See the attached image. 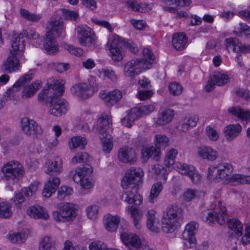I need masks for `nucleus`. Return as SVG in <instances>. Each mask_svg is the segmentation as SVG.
Listing matches in <instances>:
<instances>
[{
  "instance_id": "33",
  "label": "nucleus",
  "mask_w": 250,
  "mask_h": 250,
  "mask_svg": "<svg viewBox=\"0 0 250 250\" xmlns=\"http://www.w3.org/2000/svg\"><path fill=\"white\" fill-rule=\"evenodd\" d=\"M228 111L232 115L243 121L247 122L250 119V111L249 110H245L240 106L230 107L229 108Z\"/></svg>"
},
{
  "instance_id": "27",
  "label": "nucleus",
  "mask_w": 250,
  "mask_h": 250,
  "mask_svg": "<svg viewBox=\"0 0 250 250\" xmlns=\"http://www.w3.org/2000/svg\"><path fill=\"white\" fill-rule=\"evenodd\" d=\"M142 155L145 160L151 158L158 161L160 159L161 150L155 146H146L142 148Z\"/></svg>"
},
{
  "instance_id": "59",
  "label": "nucleus",
  "mask_w": 250,
  "mask_h": 250,
  "mask_svg": "<svg viewBox=\"0 0 250 250\" xmlns=\"http://www.w3.org/2000/svg\"><path fill=\"white\" fill-rule=\"evenodd\" d=\"M207 134L209 139L212 141H216L219 138V134L217 131L210 126L206 127Z\"/></svg>"
},
{
  "instance_id": "19",
  "label": "nucleus",
  "mask_w": 250,
  "mask_h": 250,
  "mask_svg": "<svg viewBox=\"0 0 250 250\" xmlns=\"http://www.w3.org/2000/svg\"><path fill=\"white\" fill-rule=\"evenodd\" d=\"M198 155L203 160L214 161L218 157V152L211 147L202 146L197 148Z\"/></svg>"
},
{
  "instance_id": "23",
  "label": "nucleus",
  "mask_w": 250,
  "mask_h": 250,
  "mask_svg": "<svg viewBox=\"0 0 250 250\" xmlns=\"http://www.w3.org/2000/svg\"><path fill=\"white\" fill-rule=\"evenodd\" d=\"M242 130V127L239 124H231L226 126L223 130L226 140L229 142L232 141L239 135Z\"/></svg>"
},
{
  "instance_id": "7",
  "label": "nucleus",
  "mask_w": 250,
  "mask_h": 250,
  "mask_svg": "<svg viewBox=\"0 0 250 250\" xmlns=\"http://www.w3.org/2000/svg\"><path fill=\"white\" fill-rule=\"evenodd\" d=\"M233 168L231 164L227 163L219 164L217 167H208V178L209 180H218V179H229Z\"/></svg>"
},
{
  "instance_id": "12",
  "label": "nucleus",
  "mask_w": 250,
  "mask_h": 250,
  "mask_svg": "<svg viewBox=\"0 0 250 250\" xmlns=\"http://www.w3.org/2000/svg\"><path fill=\"white\" fill-rule=\"evenodd\" d=\"M143 175V171L141 168L131 167L126 172L122 181V187L124 189H127L130 185L136 186L141 182Z\"/></svg>"
},
{
  "instance_id": "39",
  "label": "nucleus",
  "mask_w": 250,
  "mask_h": 250,
  "mask_svg": "<svg viewBox=\"0 0 250 250\" xmlns=\"http://www.w3.org/2000/svg\"><path fill=\"white\" fill-rule=\"evenodd\" d=\"M163 188V184L161 182H158L153 185L148 196V200L150 203H153L156 201Z\"/></svg>"
},
{
  "instance_id": "25",
  "label": "nucleus",
  "mask_w": 250,
  "mask_h": 250,
  "mask_svg": "<svg viewBox=\"0 0 250 250\" xmlns=\"http://www.w3.org/2000/svg\"><path fill=\"white\" fill-rule=\"evenodd\" d=\"M11 46L12 49L10 50V54L18 55L20 52L21 53L25 48L24 34H22L21 32L15 34Z\"/></svg>"
},
{
  "instance_id": "60",
  "label": "nucleus",
  "mask_w": 250,
  "mask_h": 250,
  "mask_svg": "<svg viewBox=\"0 0 250 250\" xmlns=\"http://www.w3.org/2000/svg\"><path fill=\"white\" fill-rule=\"evenodd\" d=\"M236 29V28H235ZM238 30H234L237 35L243 33L247 36H250V27L246 24L240 23L237 28Z\"/></svg>"
},
{
  "instance_id": "52",
  "label": "nucleus",
  "mask_w": 250,
  "mask_h": 250,
  "mask_svg": "<svg viewBox=\"0 0 250 250\" xmlns=\"http://www.w3.org/2000/svg\"><path fill=\"white\" fill-rule=\"evenodd\" d=\"M73 189L67 186H62L58 191L57 198L60 200H63L66 196L73 193Z\"/></svg>"
},
{
  "instance_id": "44",
  "label": "nucleus",
  "mask_w": 250,
  "mask_h": 250,
  "mask_svg": "<svg viewBox=\"0 0 250 250\" xmlns=\"http://www.w3.org/2000/svg\"><path fill=\"white\" fill-rule=\"evenodd\" d=\"M103 143V150L104 152L109 153L112 148V137L109 134L101 135L100 136Z\"/></svg>"
},
{
  "instance_id": "51",
  "label": "nucleus",
  "mask_w": 250,
  "mask_h": 250,
  "mask_svg": "<svg viewBox=\"0 0 250 250\" xmlns=\"http://www.w3.org/2000/svg\"><path fill=\"white\" fill-rule=\"evenodd\" d=\"M6 238L13 243H21L25 240V234L21 232L13 233L7 235Z\"/></svg>"
},
{
  "instance_id": "13",
  "label": "nucleus",
  "mask_w": 250,
  "mask_h": 250,
  "mask_svg": "<svg viewBox=\"0 0 250 250\" xmlns=\"http://www.w3.org/2000/svg\"><path fill=\"white\" fill-rule=\"evenodd\" d=\"M78 40L80 44L83 46H91L94 44L96 37L92 29L85 25L77 27Z\"/></svg>"
},
{
  "instance_id": "58",
  "label": "nucleus",
  "mask_w": 250,
  "mask_h": 250,
  "mask_svg": "<svg viewBox=\"0 0 250 250\" xmlns=\"http://www.w3.org/2000/svg\"><path fill=\"white\" fill-rule=\"evenodd\" d=\"M152 168L156 174L161 175L164 180H166L167 175V169L163 166L159 164H156L153 166Z\"/></svg>"
},
{
  "instance_id": "10",
  "label": "nucleus",
  "mask_w": 250,
  "mask_h": 250,
  "mask_svg": "<svg viewBox=\"0 0 250 250\" xmlns=\"http://www.w3.org/2000/svg\"><path fill=\"white\" fill-rule=\"evenodd\" d=\"M107 45L109 46L112 60L115 62H120L124 55V40L119 36L115 35L110 39Z\"/></svg>"
},
{
  "instance_id": "3",
  "label": "nucleus",
  "mask_w": 250,
  "mask_h": 250,
  "mask_svg": "<svg viewBox=\"0 0 250 250\" xmlns=\"http://www.w3.org/2000/svg\"><path fill=\"white\" fill-rule=\"evenodd\" d=\"M144 58L132 59L127 62L124 68L126 77L133 81L134 78L147 69H149L154 61V56L151 50L145 48L143 51Z\"/></svg>"
},
{
  "instance_id": "43",
  "label": "nucleus",
  "mask_w": 250,
  "mask_h": 250,
  "mask_svg": "<svg viewBox=\"0 0 250 250\" xmlns=\"http://www.w3.org/2000/svg\"><path fill=\"white\" fill-rule=\"evenodd\" d=\"M136 109L132 108L129 111L126 117L122 119L121 122L123 125L127 127H131L134 122L138 119L135 112Z\"/></svg>"
},
{
  "instance_id": "20",
  "label": "nucleus",
  "mask_w": 250,
  "mask_h": 250,
  "mask_svg": "<svg viewBox=\"0 0 250 250\" xmlns=\"http://www.w3.org/2000/svg\"><path fill=\"white\" fill-rule=\"evenodd\" d=\"M111 116L106 113H103L97 120V130L101 135L108 134L107 130L112 125Z\"/></svg>"
},
{
  "instance_id": "62",
  "label": "nucleus",
  "mask_w": 250,
  "mask_h": 250,
  "mask_svg": "<svg viewBox=\"0 0 250 250\" xmlns=\"http://www.w3.org/2000/svg\"><path fill=\"white\" fill-rule=\"evenodd\" d=\"M65 48L70 53L76 56H81L83 54V50L80 48L75 47L69 44L66 45Z\"/></svg>"
},
{
  "instance_id": "37",
  "label": "nucleus",
  "mask_w": 250,
  "mask_h": 250,
  "mask_svg": "<svg viewBox=\"0 0 250 250\" xmlns=\"http://www.w3.org/2000/svg\"><path fill=\"white\" fill-rule=\"evenodd\" d=\"M39 250H57L55 241L50 236H45L40 243Z\"/></svg>"
},
{
  "instance_id": "4",
  "label": "nucleus",
  "mask_w": 250,
  "mask_h": 250,
  "mask_svg": "<svg viewBox=\"0 0 250 250\" xmlns=\"http://www.w3.org/2000/svg\"><path fill=\"white\" fill-rule=\"evenodd\" d=\"M178 154V150L171 148L167 152L164 160V165L169 167L173 165V167L182 174L188 176L190 180L194 183H198L201 179V176L191 165H188L181 162L175 163L174 160Z\"/></svg>"
},
{
  "instance_id": "61",
  "label": "nucleus",
  "mask_w": 250,
  "mask_h": 250,
  "mask_svg": "<svg viewBox=\"0 0 250 250\" xmlns=\"http://www.w3.org/2000/svg\"><path fill=\"white\" fill-rule=\"evenodd\" d=\"M62 12L64 17L67 20L75 21L79 17L78 13L74 11L62 9Z\"/></svg>"
},
{
  "instance_id": "57",
  "label": "nucleus",
  "mask_w": 250,
  "mask_h": 250,
  "mask_svg": "<svg viewBox=\"0 0 250 250\" xmlns=\"http://www.w3.org/2000/svg\"><path fill=\"white\" fill-rule=\"evenodd\" d=\"M38 183L34 182L30 185L28 188H24L22 189V192L26 197H30L34 195L37 190Z\"/></svg>"
},
{
  "instance_id": "55",
  "label": "nucleus",
  "mask_w": 250,
  "mask_h": 250,
  "mask_svg": "<svg viewBox=\"0 0 250 250\" xmlns=\"http://www.w3.org/2000/svg\"><path fill=\"white\" fill-rule=\"evenodd\" d=\"M168 89L171 94L177 96L182 93L183 87L179 83L174 82L169 84Z\"/></svg>"
},
{
  "instance_id": "31",
  "label": "nucleus",
  "mask_w": 250,
  "mask_h": 250,
  "mask_svg": "<svg viewBox=\"0 0 250 250\" xmlns=\"http://www.w3.org/2000/svg\"><path fill=\"white\" fill-rule=\"evenodd\" d=\"M174 116V111L171 109H166L161 112L156 121V124L159 125H165L171 122Z\"/></svg>"
},
{
  "instance_id": "29",
  "label": "nucleus",
  "mask_w": 250,
  "mask_h": 250,
  "mask_svg": "<svg viewBox=\"0 0 250 250\" xmlns=\"http://www.w3.org/2000/svg\"><path fill=\"white\" fill-rule=\"evenodd\" d=\"M121 238L125 245H130L136 249H138L141 244L140 238L134 234L123 232L121 234Z\"/></svg>"
},
{
  "instance_id": "50",
  "label": "nucleus",
  "mask_w": 250,
  "mask_h": 250,
  "mask_svg": "<svg viewBox=\"0 0 250 250\" xmlns=\"http://www.w3.org/2000/svg\"><path fill=\"white\" fill-rule=\"evenodd\" d=\"M229 181L231 182H236L241 184H250V176L242 174H234L230 176Z\"/></svg>"
},
{
  "instance_id": "16",
  "label": "nucleus",
  "mask_w": 250,
  "mask_h": 250,
  "mask_svg": "<svg viewBox=\"0 0 250 250\" xmlns=\"http://www.w3.org/2000/svg\"><path fill=\"white\" fill-rule=\"evenodd\" d=\"M22 131L27 136H33L40 135L42 133L41 127L34 120L29 118H23L21 120Z\"/></svg>"
},
{
  "instance_id": "1",
  "label": "nucleus",
  "mask_w": 250,
  "mask_h": 250,
  "mask_svg": "<svg viewBox=\"0 0 250 250\" xmlns=\"http://www.w3.org/2000/svg\"><path fill=\"white\" fill-rule=\"evenodd\" d=\"M47 87H44L38 94L40 102H45L48 104V112L56 117L65 114L68 109L67 102L59 97L64 92L63 80H56L52 83L48 82Z\"/></svg>"
},
{
  "instance_id": "11",
  "label": "nucleus",
  "mask_w": 250,
  "mask_h": 250,
  "mask_svg": "<svg viewBox=\"0 0 250 250\" xmlns=\"http://www.w3.org/2000/svg\"><path fill=\"white\" fill-rule=\"evenodd\" d=\"M52 215L56 222H68L75 217V209L71 204L63 203L59 210L53 211Z\"/></svg>"
},
{
  "instance_id": "15",
  "label": "nucleus",
  "mask_w": 250,
  "mask_h": 250,
  "mask_svg": "<svg viewBox=\"0 0 250 250\" xmlns=\"http://www.w3.org/2000/svg\"><path fill=\"white\" fill-rule=\"evenodd\" d=\"M198 225L195 222L188 224L183 234L184 244L185 247L191 248L195 247L196 240L194 234L197 231Z\"/></svg>"
},
{
  "instance_id": "40",
  "label": "nucleus",
  "mask_w": 250,
  "mask_h": 250,
  "mask_svg": "<svg viewBox=\"0 0 250 250\" xmlns=\"http://www.w3.org/2000/svg\"><path fill=\"white\" fill-rule=\"evenodd\" d=\"M87 144L85 138L81 136H76L71 138L69 142V146L71 149L80 147L83 149Z\"/></svg>"
},
{
  "instance_id": "21",
  "label": "nucleus",
  "mask_w": 250,
  "mask_h": 250,
  "mask_svg": "<svg viewBox=\"0 0 250 250\" xmlns=\"http://www.w3.org/2000/svg\"><path fill=\"white\" fill-rule=\"evenodd\" d=\"M118 158L124 163L134 164L136 161L135 151L133 148L127 146L120 149L118 152Z\"/></svg>"
},
{
  "instance_id": "6",
  "label": "nucleus",
  "mask_w": 250,
  "mask_h": 250,
  "mask_svg": "<svg viewBox=\"0 0 250 250\" xmlns=\"http://www.w3.org/2000/svg\"><path fill=\"white\" fill-rule=\"evenodd\" d=\"M33 74H25L20 77L19 79L13 85L12 87L10 88L7 91L8 95L11 93V91H17L20 88L24 86L22 92V97L23 98H28L33 96L34 94L41 87L40 83L37 81L28 86H25V84L29 83L32 79Z\"/></svg>"
},
{
  "instance_id": "38",
  "label": "nucleus",
  "mask_w": 250,
  "mask_h": 250,
  "mask_svg": "<svg viewBox=\"0 0 250 250\" xmlns=\"http://www.w3.org/2000/svg\"><path fill=\"white\" fill-rule=\"evenodd\" d=\"M198 121V118L196 116H191L186 117L183 121L181 125V130L186 132L190 128L194 127Z\"/></svg>"
},
{
  "instance_id": "35",
  "label": "nucleus",
  "mask_w": 250,
  "mask_h": 250,
  "mask_svg": "<svg viewBox=\"0 0 250 250\" xmlns=\"http://www.w3.org/2000/svg\"><path fill=\"white\" fill-rule=\"evenodd\" d=\"M155 212L153 209L149 210L146 214L147 228L155 232H158L159 229L157 226V219L155 215Z\"/></svg>"
},
{
  "instance_id": "17",
  "label": "nucleus",
  "mask_w": 250,
  "mask_h": 250,
  "mask_svg": "<svg viewBox=\"0 0 250 250\" xmlns=\"http://www.w3.org/2000/svg\"><path fill=\"white\" fill-rule=\"evenodd\" d=\"M123 92L119 89H114L109 92L105 91L99 94V97L107 106H112L119 102L123 98Z\"/></svg>"
},
{
  "instance_id": "53",
  "label": "nucleus",
  "mask_w": 250,
  "mask_h": 250,
  "mask_svg": "<svg viewBox=\"0 0 250 250\" xmlns=\"http://www.w3.org/2000/svg\"><path fill=\"white\" fill-rule=\"evenodd\" d=\"M10 204L7 202L1 203V218H9L12 215Z\"/></svg>"
},
{
  "instance_id": "28",
  "label": "nucleus",
  "mask_w": 250,
  "mask_h": 250,
  "mask_svg": "<svg viewBox=\"0 0 250 250\" xmlns=\"http://www.w3.org/2000/svg\"><path fill=\"white\" fill-rule=\"evenodd\" d=\"M120 222V217L119 216H113L109 214L105 215L103 220L105 229L110 232L116 230Z\"/></svg>"
},
{
  "instance_id": "8",
  "label": "nucleus",
  "mask_w": 250,
  "mask_h": 250,
  "mask_svg": "<svg viewBox=\"0 0 250 250\" xmlns=\"http://www.w3.org/2000/svg\"><path fill=\"white\" fill-rule=\"evenodd\" d=\"M3 178L6 180H14L21 177L24 173L22 165L17 161L6 163L1 169Z\"/></svg>"
},
{
  "instance_id": "36",
  "label": "nucleus",
  "mask_w": 250,
  "mask_h": 250,
  "mask_svg": "<svg viewBox=\"0 0 250 250\" xmlns=\"http://www.w3.org/2000/svg\"><path fill=\"white\" fill-rule=\"evenodd\" d=\"M20 14L22 18L33 22H38L42 17V14L31 13L28 10L21 8L20 9Z\"/></svg>"
},
{
  "instance_id": "46",
  "label": "nucleus",
  "mask_w": 250,
  "mask_h": 250,
  "mask_svg": "<svg viewBox=\"0 0 250 250\" xmlns=\"http://www.w3.org/2000/svg\"><path fill=\"white\" fill-rule=\"evenodd\" d=\"M126 4L135 12L143 13L147 10V4L145 3H140L135 0H128Z\"/></svg>"
},
{
  "instance_id": "48",
  "label": "nucleus",
  "mask_w": 250,
  "mask_h": 250,
  "mask_svg": "<svg viewBox=\"0 0 250 250\" xmlns=\"http://www.w3.org/2000/svg\"><path fill=\"white\" fill-rule=\"evenodd\" d=\"M133 109H136L135 113L139 118L144 115H146L151 112L153 111L155 109V106L152 104L146 105L139 107L133 108Z\"/></svg>"
},
{
  "instance_id": "5",
  "label": "nucleus",
  "mask_w": 250,
  "mask_h": 250,
  "mask_svg": "<svg viewBox=\"0 0 250 250\" xmlns=\"http://www.w3.org/2000/svg\"><path fill=\"white\" fill-rule=\"evenodd\" d=\"M182 218V210L176 205L168 206L164 212L162 219V230L171 233L180 225Z\"/></svg>"
},
{
  "instance_id": "49",
  "label": "nucleus",
  "mask_w": 250,
  "mask_h": 250,
  "mask_svg": "<svg viewBox=\"0 0 250 250\" xmlns=\"http://www.w3.org/2000/svg\"><path fill=\"white\" fill-rule=\"evenodd\" d=\"M90 157L87 152H79L73 157L72 163L74 164L82 162L87 163L90 161Z\"/></svg>"
},
{
  "instance_id": "54",
  "label": "nucleus",
  "mask_w": 250,
  "mask_h": 250,
  "mask_svg": "<svg viewBox=\"0 0 250 250\" xmlns=\"http://www.w3.org/2000/svg\"><path fill=\"white\" fill-rule=\"evenodd\" d=\"M99 207L97 205H90L86 208L87 217L90 219H96L99 214Z\"/></svg>"
},
{
  "instance_id": "64",
  "label": "nucleus",
  "mask_w": 250,
  "mask_h": 250,
  "mask_svg": "<svg viewBox=\"0 0 250 250\" xmlns=\"http://www.w3.org/2000/svg\"><path fill=\"white\" fill-rule=\"evenodd\" d=\"M196 195V190L189 188L184 192L183 197L185 200L187 202H189L194 199Z\"/></svg>"
},
{
  "instance_id": "41",
  "label": "nucleus",
  "mask_w": 250,
  "mask_h": 250,
  "mask_svg": "<svg viewBox=\"0 0 250 250\" xmlns=\"http://www.w3.org/2000/svg\"><path fill=\"white\" fill-rule=\"evenodd\" d=\"M169 139L165 135L157 134L155 135L154 143L155 146L161 149H165L168 145Z\"/></svg>"
},
{
  "instance_id": "2",
  "label": "nucleus",
  "mask_w": 250,
  "mask_h": 250,
  "mask_svg": "<svg viewBox=\"0 0 250 250\" xmlns=\"http://www.w3.org/2000/svg\"><path fill=\"white\" fill-rule=\"evenodd\" d=\"M51 31H48L45 34L43 41V47L46 52L50 55H55L58 52L57 43L53 34L56 37H64L65 32L63 28L62 19L58 15L52 16L48 22Z\"/></svg>"
},
{
  "instance_id": "14",
  "label": "nucleus",
  "mask_w": 250,
  "mask_h": 250,
  "mask_svg": "<svg viewBox=\"0 0 250 250\" xmlns=\"http://www.w3.org/2000/svg\"><path fill=\"white\" fill-rule=\"evenodd\" d=\"M70 91L74 96L82 99H87L97 91V88L88 83H80L73 85Z\"/></svg>"
},
{
  "instance_id": "30",
  "label": "nucleus",
  "mask_w": 250,
  "mask_h": 250,
  "mask_svg": "<svg viewBox=\"0 0 250 250\" xmlns=\"http://www.w3.org/2000/svg\"><path fill=\"white\" fill-rule=\"evenodd\" d=\"M27 213L28 215L35 218L47 220L49 217L45 209L39 206L30 207Z\"/></svg>"
},
{
  "instance_id": "26",
  "label": "nucleus",
  "mask_w": 250,
  "mask_h": 250,
  "mask_svg": "<svg viewBox=\"0 0 250 250\" xmlns=\"http://www.w3.org/2000/svg\"><path fill=\"white\" fill-rule=\"evenodd\" d=\"M46 165L45 173L50 175L52 173L59 174L62 169V160L59 157H57L54 161L48 160Z\"/></svg>"
},
{
  "instance_id": "9",
  "label": "nucleus",
  "mask_w": 250,
  "mask_h": 250,
  "mask_svg": "<svg viewBox=\"0 0 250 250\" xmlns=\"http://www.w3.org/2000/svg\"><path fill=\"white\" fill-rule=\"evenodd\" d=\"M202 219L208 224H212L216 221L220 225L226 223L228 219L226 208L224 206L220 207V211L217 210H205L201 214Z\"/></svg>"
},
{
  "instance_id": "22",
  "label": "nucleus",
  "mask_w": 250,
  "mask_h": 250,
  "mask_svg": "<svg viewBox=\"0 0 250 250\" xmlns=\"http://www.w3.org/2000/svg\"><path fill=\"white\" fill-rule=\"evenodd\" d=\"M60 180L57 177L51 176L48 179L42 190L43 196L49 198L53 193L55 192L60 185Z\"/></svg>"
},
{
  "instance_id": "42",
  "label": "nucleus",
  "mask_w": 250,
  "mask_h": 250,
  "mask_svg": "<svg viewBox=\"0 0 250 250\" xmlns=\"http://www.w3.org/2000/svg\"><path fill=\"white\" fill-rule=\"evenodd\" d=\"M226 48L229 50V49H232L234 52H239V47L241 42L239 40L236 38H226L224 41Z\"/></svg>"
},
{
  "instance_id": "24",
  "label": "nucleus",
  "mask_w": 250,
  "mask_h": 250,
  "mask_svg": "<svg viewBox=\"0 0 250 250\" xmlns=\"http://www.w3.org/2000/svg\"><path fill=\"white\" fill-rule=\"evenodd\" d=\"M16 55L11 54V55L3 62L2 68L4 72L11 73L19 69L20 64Z\"/></svg>"
},
{
  "instance_id": "56",
  "label": "nucleus",
  "mask_w": 250,
  "mask_h": 250,
  "mask_svg": "<svg viewBox=\"0 0 250 250\" xmlns=\"http://www.w3.org/2000/svg\"><path fill=\"white\" fill-rule=\"evenodd\" d=\"M76 170L79 173L81 174L83 178H85L91 174L92 171V168L90 165L86 164L82 167H78Z\"/></svg>"
},
{
  "instance_id": "45",
  "label": "nucleus",
  "mask_w": 250,
  "mask_h": 250,
  "mask_svg": "<svg viewBox=\"0 0 250 250\" xmlns=\"http://www.w3.org/2000/svg\"><path fill=\"white\" fill-rule=\"evenodd\" d=\"M228 225L238 236L242 235L243 225L239 220L236 219H230L228 221Z\"/></svg>"
},
{
  "instance_id": "34",
  "label": "nucleus",
  "mask_w": 250,
  "mask_h": 250,
  "mask_svg": "<svg viewBox=\"0 0 250 250\" xmlns=\"http://www.w3.org/2000/svg\"><path fill=\"white\" fill-rule=\"evenodd\" d=\"M126 209L131 215L134 227L137 229H140L141 228V220L143 215L141 210L134 206H128Z\"/></svg>"
},
{
  "instance_id": "32",
  "label": "nucleus",
  "mask_w": 250,
  "mask_h": 250,
  "mask_svg": "<svg viewBox=\"0 0 250 250\" xmlns=\"http://www.w3.org/2000/svg\"><path fill=\"white\" fill-rule=\"evenodd\" d=\"M188 41L187 37L183 33H175L172 38V45L178 51L185 48Z\"/></svg>"
},
{
  "instance_id": "63",
  "label": "nucleus",
  "mask_w": 250,
  "mask_h": 250,
  "mask_svg": "<svg viewBox=\"0 0 250 250\" xmlns=\"http://www.w3.org/2000/svg\"><path fill=\"white\" fill-rule=\"evenodd\" d=\"M22 34H24V37H26L27 39L36 40L39 38L40 35L34 30L30 29L26 31L23 30Z\"/></svg>"
},
{
  "instance_id": "47",
  "label": "nucleus",
  "mask_w": 250,
  "mask_h": 250,
  "mask_svg": "<svg viewBox=\"0 0 250 250\" xmlns=\"http://www.w3.org/2000/svg\"><path fill=\"white\" fill-rule=\"evenodd\" d=\"M211 77L216 85L218 86H222L226 84L229 79L227 75L219 72H215Z\"/></svg>"
},
{
  "instance_id": "18",
  "label": "nucleus",
  "mask_w": 250,
  "mask_h": 250,
  "mask_svg": "<svg viewBox=\"0 0 250 250\" xmlns=\"http://www.w3.org/2000/svg\"><path fill=\"white\" fill-rule=\"evenodd\" d=\"M137 188L133 186L131 190L125 192L121 196V199L128 204L140 205L143 201L142 196L137 192Z\"/></svg>"
}]
</instances>
